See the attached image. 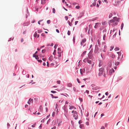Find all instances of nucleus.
I'll return each instance as SVG.
<instances>
[{"label":"nucleus","mask_w":129,"mask_h":129,"mask_svg":"<svg viewBox=\"0 0 129 129\" xmlns=\"http://www.w3.org/2000/svg\"><path fill=\"white\" fill-rule=\"evenodd\" d=\"M99 72L98 74L99 76H101L103 74L104 71V68H102L99 69Z\"/></svg>","instance_id":"1"},{"label":"nucleus","mask_w":129,"mask_h":129,"mask_svg":"<svg viewBox=\"0 0 129 129\" xmlns=\"http://www.w3.org/2000/svg\"><path fill=\"white\" fill-rule=\"evenodd\" d=\"M99 49V48L98 47V46L97 45H95V49L94 50V52L96 53H98V51Z\"/></svg>","instance_id":"2"},{"label":"nucleus","mask_w":129,"mask_h":129,"mask_svg":"<svg viewBox=\"0 0 129 129\" xmlns=\"http://www.w3.org/2000/svg\"><path fill=\"white\" fill-rule=\"evenodd\" d=\"M113 18L114 20L115 21H116L117 22H119L120 21V18H117L116 16H115L113 17Z\"/></svg>","instance_id":"3"},{"label":"nucleus","mask_w":129,"mask_h":129,"mask_svg":"<svg viewBox=\"0 0 129 129\" xmlns=\"http://www.w3.org/2000/svg\"><path fill=\"white\" fill-rule=\"evenodd\" d=\"M93 57H87L86 58H85L83 60V61L84 62H87L88 60V59H89L88 57L89 58V59H92V58Z\"/></svg>","instance_id":"4"},{"label":"nucleus","mask_w":129,"mask_h":129,"mask_svg":"<svg viewBox=\"0 0 129 129\" xmlns=\"http://www.w3.org/2000/svg\"><path fill=\"white\" fill-rule=\"evenodd\" d=\"M115 71L114 69L112 68L111 69H110L109 71V74L110 76L112 74V73L114 72Z\"/></svg>","instance_id":"5"},{"label":"nucleus","mask_w":129,"mask_h":129,"mask_svg":"<svg viewBox=\"0 0 129 129\" xmlns=\"http://www.w3.org/2000/svg\"><path fill=\"white\" fill-rule=\"evenodd\" d=\"M50 115L49 114V115H48L47 116L46 118H44L41 121V122H43V123L45 121V120L47 118H48L50 117Z\"/></svg>","instance_id":"6"},{"label":"nucleus","mask_w":129,"mask_h":129,"mask_svg":"<svg viewBox=\"0 0 129 129\" xmlns=\"http://www.w3.org/2000/svg\"><path fill=\"white\" fill-rule=\"evenodd\" d=\"M86 74H87L88 73H90L91 71V70H89V68L88 67H87L86 68Z\"/></svg>","instance_id":"7"},{"label":"nucleus","mask_w":129,"mask_h":129,"mask_svg":"<svg viewBox=\"0 0 129 129\" xmlns=\"http://www.w3.org/2000/svg\"><path fill=\"white\" fill-rule=\"evenodd\" d=\"M35 57L36 59H37L38 61L39 62L41 63L42 62V61L41 59H39L40 58V57Z\"/></svg>","instance_id":"8"},{"label":"nucleus","mask_w":129,"mask_h":129,"mask_svg":"<svg viewBox=\"0 0 129 129\" xmlns=\"http://www.w3.org/2000/svg\"><path fill=\"white\" fill-rule=\"evenodd\" d=\"M99 67H100L103 64V61H102L101 60H99Z\"/></svg>","instance_id":"9"},{"label":"nucleus","mask_w":129,"mask_h":129,"mask_svg":"<svg viewBox=\"0 0 129 129\" xmlns=\"http://www.w3.org/2000/svg\"><path fill=\"white\" fill-rule=\"evenodd\" d=\"M98 19V17H96L94 18H93L89 20L90 21H93L95 20H96Z\"/></svg>","instance_id":"10"},{"label":"nucleus","mask_w":129,"mask_h":129,"mask_svg":"<svg viewBox=\"0 0 129 129\" xmlns=\"http://www.w3.org/2000/svg\"><path fill=\"white\" fill-rule=\"evenodd\" d=\"M74 114H76V117H75V120H77L78 118V116L77 115V111H74Z\"/></svg>","instance_id":"11"},{"label":"nucleus","mask_w":129,"mask_h":129,"mask_svg":"<svg viewBox=\"0 0 129 129\" xmlns=\"http://www.w3.org/2000/svg\"><path fill=\"white\" fill-rule=\"evenodd\" d=\"M108 65L109 67L111 68L112 66V62L111 61H109L108 62Z\"/></svg>","instance_id":"12"},{"label":"nucleus","mask_w":129,"mask_h":129,"mask_svg":"<svg viewBox=\"0 0 129 129\" xmlns=\"http://www.w3.org/2000/svg\"><path fill=\"white\" fill-rule=\"evenodd\" d=\"M76 37V35L74 34L73 36V44H75V42Z\"/></svg>","instance_id":"13"},{"label":"nucleus","mask_w":129,"mask_h":129,"mask_svg":"<svg viewBox=\"0 0 129 129\" xmlns=\"http://www.w3.org/2000/svg\"><path fill=\"white\" fill-rule=\"evenodd\" d=\"M93 52L92 51L90 50L88 54V56H92L90 55L92 54Z\"/></svg>","instance_id":"14"},{"label":"nucleus","mask_w":129,"mask_h":129,"mask_svg":"<svg viewBox=\"0 0 129 129\" xmlns=\"http://www.w3.org/2000/svg\"><path fill=\"white\" fill-rule=\"evenodd\" d=\"M24 24H25V25H23L24 26H28V25L29 24L30 22H27L25 23H24Z\"/></svg>","instance_id":"15"},{"label":"nucleus","mask_w":129,"mask_h":129,"mask_svg":"<svg viewBox=\"0 0 129 129\" xmlns=\"http://www.w3.org/2000/svg\"><path fill=\"white\" fill-rule=\"evenodd\" d=\"M86 51L83 52L80 56H84L86 54Z\"/></svg>","instance_id":"16"},{"label":"nucleus","mask_w":129,"mask_h":129,"mask_svg":"<svg viewBox=\"0 0 129 129\" xmlns=\"http://www.w3.org/2000/svg\"><path fill=\"white\" fill-rule=\"evenodd\" d=\"M38 53V51H36L35 53H34L33 55V56H39L38 55H37L36 54Z\"/></svg>","instance_id":"17"},{"label":"nucleus","mask_w":129,"mask_h":129,"mask_svg":"<svg viewBox=\"0 0 129 129\" xmlns=\"http://www.w3.org/2000/svg\"><path fill=\"white\" fill-rule=\"evenodd\" d=\"M118 24V23L117 22H115V23H113L111 24L112 26L113 27L114 26H115Z\"/></svg>","instance_id":"18"},{"label":"nucleus","mask_w":129,"mask_h":129,"mask_svg":"<svg viewBox=\"0 0 129 129\" xmlns=\"http://www.w3.org/2000/svg\"><path fill=\"white\" fill-rule=\"evenodd\" d=\"M54 59V58H55V59H56L57 58L56 57H49V60H51L52 59Z\"/></svg>","instance_id":"19"},{"label":"nucleus","mask_w":129,"mask_h":129,"mask_svg":"<svg viewBox=\"0 0 129 129\" xmlns=\"http://www.w3.org/2000/svg\"><path fill=\"white\" fill-rule=\"evenodd\" d=\"M86 41V38H84L83 39L81 42L83 43H85Z\"/></svg>","instance_id":"20"},{"label":"nucleus","mask_w":129,"mask_h":129,"mask_svg":"<svg viewBox=\"0 0 129 129\" xmlns=\"http://www.w3.org/2000/svg\"><path fill=\"white\" fill-rule=\"evenodd\" d=\"M120 63V62L119 61H115V66H117Z\"/></svg>","instance_id":"21"},{"label":"nucleus","mask_w":129,"mask_h":129,"mask_svg":"<svg viewBox=\"0 0 129 129\" xmlns=\"http://www.w3.org/2000/svg\"><path fill=\"white\" fill-rule=\"evenodd\" d=\"M37 35H38V34H37V32L36 31L35 32V33L34 34V37L35 38H36L37 37Z\"/></svg>","instance_id":"22"},{"label":"nucleus","mask_w":129,"mask_h":129,"mask_svg":"<svg viewBox=\"0 0 129 129\" xmlns=\"http://www.w3.org/2000/svg\"><path fill=\"white\" fill-rule=\"evenodd\" d=\"M109 21L111 23H114L115 22V21L113 19L110 20Z\"/></svg>","instance_id":"23"},{"label":"nucleus","mask_w":129,"mask_h":129,"mask_svg":"<svg viewBox=\"0 0 129 129\" xmlns=\"http://www.w3.org/2000/svg\"><path fill=\"white\" fill-rule=\"evenodd\" d=\"M72 84L71 83H68L67 84V86L69 87H71L72 86Z\"/></svg>","instance_id":"24"},{"label":"nucleus","mask_w":129,"mask_h":129,"mask_svg":"<svg viewBox=\"0 0 129 129\" xmlns=\"http://www.w3.org/2000/svg\"><path fill=\"white\" fill-rule=\"evenodd\" d=\"M67 22L68 23V24H69V25L70 26H71L72 25H73L72 24V23H71L68 20L67 21Z\"/></svg>","instance_id":"25"},{"label":"nucleus","mask_w":129,"mask_h":129,"mask_svg":"<svg viewBox=\"0 0 129 129\" xmlns=\"http://www.w3.org/2000/svg\"><path fill=\"white\" fill-rule=\"evenodd\" d=\"M79 127L80 128H82L83 127H84V124H80Z\"/></svg>","instance_id":"26"},{"label":"nucleus","mask_w":129,"mask_h":129,"mask_svg":"<svg viewBox=\"0 0 129 129\" xmlns=\"http://www.w3.org/2000/svg\"><path fill=\"white\" fill-rule=\"evenodd\" d=\"M120 2L119 1H117L116 2V4L115 5H114V6H118L119 5V3H120Z\"/></svg>","instance_id":"27"},{"label":"nucleus","mask_w":129,"mask_h":129,"mask_svg":"<svg viewBox=\"0 0 129 129\" xmlns=\"http://www.w3.org/2000/svg\"><path fill=\"white\" fill-rule=\"evenodd\" d=\"M124 26V23H122L121 26V30H122Z\"/></svg>","instance_id":"28"},{"label":"nucleus","mask_w":129,"mask_h":129,"mask_svg":"<svg viewBox=\"0 0 129 129\" xmlns=\"http://www.w3.org/2000/svg\"><path fill=\"white\" fill-rule=\"evenodd\" d=\"M41 36L44 38H46L45 35L44 33H42L41 34Z\"/></svg>","instance_id":"29"},{"label":"nucleus","mask_w":129,"mask_h":129,"mask_svg":"<svg viewBox=\"0 0 129 129\" xmlns=\"http://www.w3.org/2000/svg\"><path fill=\"white\" fill-rule=\"evenodd\" d=\"M98 89H99V88L98 87H95L92 88V89L93 90H96Z\"/></svg>","instance_id":"30"},{"label":"nucleus","mask_w":129,"mask_h":129,"mask_svg":"<svg viewBox=\"0 0 129 129\" xmlns=\"http://www.w3.org/2000/svg\"><path fill=\"white\" fill-rule=\"evenodd\" d=\"M114 50L115 51L119 50V48L118 47H116L114 49Z\"/></svg>","instance_id":"31"},{"label":"nucleus","mask_w":129,"mask_h":129,"mask_svg":"<svg viewBox=\"0 0 129 129\" xmlns=\"http://www.w3.org/2000/svg\"><path fill=\"white\" fill-rule=\"evenodd\" d=\"M57 22V19H54L53 22V24H55Z\"/></svg>","instance_id":"32"},{"label":"nucleus","mask_w":129,"mask_h":129,"mask_svg":"<svg viewBox=\"0 0 129 129\" xmlns=\"http://www.w3.org/2000/svg\"><path fill=\"white\" fill-rule=\"evenodd\" d=\"M117 53L118 54V56H121V53L120 51L117 52Z\"/></svg>","instance_id":"33"},{"label":"nucleus","mask_w":129,"mask_h":129,"mask_svg":"<svg viewBox=\"0 0 129 129\" xmlns=\"http://www.w3.org/2000/svg\"><path fill=\"white\" fill-rule=\"evenodd\" d=\"M123 57H121V58H120V57H118L117 60L119 61L122 60L123 58Z\"/></svg>","instance_id":"34"},{"label":"nucleus","mask_w":129,"mask_h":129,"mask_svg":"<svg viewBox=\"0 0 129 129\" xmlns=\"http://www.w3.org/2000/svg\"><path fill=\"white\" fill-rule=\"evenodd\" d=\"M69 107H70L69 109L70 110H71L74 108L73 106H70V105H69Z\"/></svg>","instance_id":"35"},{"label":"nucleus","mask_w":129,"mask_h":129,"mask_svg":"<svg viewBox=\"0 0 129 129\" xmlns=\"http://www.w3.org/2000/svg\"><path fill=\"white\" fill-rule=\"evenodd\" d=\"M117 32H116L115 34L113 36V38H112V39H113L117 35Z\"/></svg>","instance_id":"36"},{"label":"nucleus","mask_w":129,"mask_h":129,"mask_svg":"<svg viewBox=\"0 0 129 129\" xmlns=\"http://www.w3.org/2000/svg\"><path fill=\"white\" fill-rule=\"evenodd\" d=\"M96 6V5L95 4H93V3L92 4H91L90 5V7H93V6H94L95 7Z\"/></svg>","instance_id":"37"},{"label":"nucleus","mask_w":129,"mask_h":129,"mask_svg":"<svg viewBox=\"0 0 129 129\" xmlns=\"http://www.w3.org/2000/svg\"><path fill=\"white\" fill-rule=\"evenodd\" d=\"M122 79V78L121 77H119L117 78V81H118L121 80Z\"/></svg>","instance_id":"38"},{"label":"nucleus","mask_w":129,"mask_h":129,"mask_svg":"<svg viewBox=\"0 0 129 129\" xmlns=\"http://www.w3.org/2000/svg\"><path fill=\"white\" fill-rule=\"evenodd\" d=\"M37 30L38 31V33H40L43 31L42 30H41L40 29H38Z\"/></svg>","instance_id":"39"},{"label":"nucleus","mask_w":129,"mask_h":129,"mask_svg":"<svg viewBox=\"0 0 129 129\" xmlns=\"http://www.w3.org/2000/svg\"><path fill=\"white\" fill-rule=\"evenodd\" d=\"M39 109L40 111H42L43 110V108L42 107V106L41 105H40V106Z\"/></svg>","instance_id":"40"},{"label":"nucleus","mask_w":129,"mask_h":129,"mask_svg":"<svg viewBox=\"0 0 129 129\" xmlns=\"http://www.w3.org/2000/svg\"><path fill=\"white\" fill-rule=\"evenodd\" d=\"M46 51V50L45 49H44L42 50L41 51L42 53H44Z\"/></svg>","instance_id":"41"},{"label":"nucleus","mask_w":129,"mask_h":129,"mask_svg":"<svg viewBox=\"0 0 129 129\" xmlns=\"http://www.w3.org/2000/svg\"><path fill=\"white\" fill-rule=\"evenodd\" d=\"M87 62L88 63L90 64L91 63V60H89L88 59V60L87 61Z\"/></svg>","instance_id":"42"},{"label":"nucleus","mask_w":129,"mask_h":129,"mask_svg":"<svg viewBox=\"0 0 129 129\" xmlns=\"http://www.w3.org/2000/svg\"><path fill=\"white\" fill-rule=\"evenodd\" d=\"M71 34V31L69 30H68L67 32V35L68 36L70 35Z\"/></svg>","instance_id":"43"},{"label":"nucleus","mask_w":129,"mask_h":129,"mask_svg":"<svg viewBox=\"0 0 129 129\" xmlns=\"http://www.w3.org/2000/svg\"><path fill=\"white\" fill-rule=\"evenodd\" d=\"M114 48V46H111L110 47V51H112Z\"/></svg>","instance_id":"44"},{"label":"nucleus","mask_w":129,"mask_h":129,"mask_svg":"<svg viewBox=\"0 0 129 129\" xmlns=\"http://www.w3.org/2000/svg\"><path fill=\"white\" fill-rule=\"evenodd\" d=\"M79 100L80 101V103H81L83 101V99L81 98H79Z\"/></svg>","instance_id":"45"},{"label":"nucleus","mask_w":129,"mask_h":129,"mask_svg":"<svg viewBox=\"0 0 129 129\" xmlns=\"http://www.w3.org/2000/svg\"><path fill=\"white\" fill-rule=\"evenodd\" d=\"M30 99H31V98L29 99L28 101L27 102V103L29 105L30 104V103H31V101L30 100Z\"/></svg>","instance_id":"46"},{"label":"nucleus","mask_w":129,"mask_h":129,"mask_svg":"<svg viewBox=\"0 0 129 129\" xmlns=\"http://www.w3.org/2000/svg\"><path fill=\"white\" fill-rule=\"evenodd\" d=\"M110 56H115V55L114 54H113L112 53H110Z\"/></svg>","instance_id":"47"},{"label":"nucleus","mask_w":129,"mask_h":129,"mask_svg":"<svg viewBox=\"0 0 129 129\" xmlns=\"http://www.w3.org/2000/svg\"><path fill=\"white\" fill-rule=\"evenodd\" d=\"M14 37H13L12 38H9V39L8 40V42H9L11 41V40H13L14 39Z\"/></svg>","instance_id":"48"},{"label":"nucleus","mask_w":129,"mask_h":129,"mask_svg":"<svg viewBox=\"0 0 129 129\" xmlns=\"http://www.w3.org/2000/svg\"><path fill=\"white\" fill-rule=\"evenodd\" d=\"M51 22V21L50 20H48L47 21V24H49Z\"/></svg>","instance_id":"49"},{"label":"nucleus","mask_w":129,"mask_h":129,"mask_svg":"<svg viewBox=\"0 0 129 129\" xmlns=\"http://www.w3.org/2000/svg\"><path fill=\"white\" fill-rule=\"evenodd\" d=\"M52 11H53V13L54 14L55 13V10L54 8H53V9H52Z\"/></svg>","instance_id":"50"},{"label":"nucleus","mask_w":129,"mask_h":129,"mask_svg":"<svg viewBox=\"0 0 129 129\" xmlns=\"http://www.w3.org/2000/svg\"><path fill=\"white\" fill-rule=\"evenodd\" d=\"M80 8V6H76L75 7V8L77 9H79Z\"/></svg>","instance_id":"51"},{"label":"nucleus","mask_w":129,"mask_h":129,"mask_svg":"<svg viewBox=\"0 0 129 129\" xmlns=\"http://www.w3.org/2000/svg\"><path fill=\"white\" fill-rule=\"evenodd\" d=\"M67 106H66L65 105H64L62 107V109L63 110L64 109H67Z\"/></svg>","instance_id":"52"},{"label":"nucleus","mask_w":129,"mask_h":129,"mask_svg":"<svg viewBox=\"0 0 129 129\" xmlns=\"http://www.w3.org/2000/svg\"><path fill=\"white\" fill-rule=\"evenodd\" d=\"M64 18L66 21H67L68 19V17L67 16H65L64 17Z\"/></svg>","instance_id":"53"},{"label":"nucleus","mask_w":129,"mask_h":129,"mask_svg":"<svg viewBox=\"0 0 129 129\" xmlns=\"http://www.w3.org/2000/svg\"><path fill=\"white\" fill-rule=\"evenodd\" d=\"M106 37V35L105 34H104L103 36V40H105V38Z\"/></svg>","instance_id":"54"},{"label":"nucleus","mask_w":129,"mask_h":129,"mask_svg":"<svg viewBox=\"0 0 129 129\" xmlns=\"http://www.w3.org/2000/svg\"><path fill=\"white\" fill-rule=\"evenodd\" d=\"M106 21H105V22H102V24L103 25H106Z\"/></svg>","instance_id":"55"},{"label":"nucleus","mask_w":129,"mask_h":129,"mask_svg":"<svg viewBox=\"0 0 129 129\" xmlns=\"http://www.w3.org/2000/svg\"><path fill=\"white\" fill-rule=\"evenodd\" d=\"M82 69H80V73L81 75H83V73H82Z\"/></svg>","instance_id":"56"},{"label":"nucleus","mask_w":129,"mask_h":129,"mask_svg":"<svg viewBox=\"0 0 129 129\" xmlns=\"http://www.w3.org/2000/svg\"><path fill=\"white\" fill-rule=\"evenodd\" d=\"M85 68H84L83 69H82V72L83 73H84L85 72Z\"/></svg>","instance_id":"57"},{"label":"nucleus","mask_w":129,"mask_h":129,"mask_svg":"<svg viewBox=\"0 0 129 129\" xmlns=\"http://www.w3.org/2000/svg\"><path fill=\"white\" fill-rule=\"evenodd\" d=\"M50 120H51V119L50 118H49L48 120V121H47V123H46V124H48V123L50 121Z\"/></svg>","instance_id":"58"},{"label":"nucleus","mask_w":129,"mask_h":129,"mask_svg":"<svg viewBox=\"0 0 129 129\" xmlns=\"http://www.w3.org/2000/svg\"><path fill=\"white\" fill-rule=\"evenodd\" d=\"M51 92L53 93H55L56 92L54 90H51Z\"/></svg>","instance_id":"59"},{"label":"nucleus","mask_w":129,"mask_h":129,"mask_svg":"<svg viewBox=\"0 0 129 129\" xmlns=\"http://www.w3.org/2000/svg\"><path fill=\"white\" fill-rule=\"evenodd\" d=\"M36 123H35L34 124H33L31 126V127H35V125H36Z\"/></svg>","instance_id":"60"},{"label":"nucleus","mask_w":129,"mask_h":129,"mask_svg":"<svg viewBox=\"0 0 129 129\" xmlns=\"http://www.w3.org/2000/svg\"><path fill=\"white\" fill-rule=\"evenodd\" d=\"M63 110H64V111L66 113H67L68 112V110L67 109H64Z\"/></svg>","instance_id":"61"},{"label":"nucleus","mask_w":129,"mask_h":129,"mask_svg":"<svg viewBox=\"0 0 129 129\" xmlns=\"http://www.w3.org/2000/svg\"><path fill=\"white\" fill-rule=\"evenodd\" d=\"M55 112H53L52 113V116L53 117L55 115Z\"/></svg>","instance_id":"62"},{"label":"nucleus","mask_w":129,"mask_h":129,"mask_svg":"<svg viewBox=\"0 0 129 129\" xmlns=\"http://www.w3.org/2000/svg\"><path fill=\"white\" fill-rule=\"evenodd\" d=\"M82 122L81 120H80L79 121L78 123L79 124H81V123Z\"/></svg>","instance_id":"63"},{"label":"nucleus","mask_w":129,"mask_h":129,"mask_svg":"<svg viewBox=\"0 0 129 129\" xmlns=\"http://www.w3.org/2000/svg\"><path fill=\"white\" fill-rule=\"evenodd\" d=\"M112 14L111 13L109 15V18H111L112 16Z\"/></svg>","instance_id":"64"}]
</instances>
